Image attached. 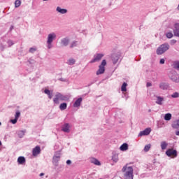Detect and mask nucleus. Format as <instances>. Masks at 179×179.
<instances>
[{"label":"nucleus","mask_w":179,"mask_h":179,"mask_svg":"<svg viewBox=\"0 0 179 179\" xmlns=\"http://www.w3.org/2000/svg\"><path fill=\"white\" fill-rule=\"evenodd\" d=\"M1 145H2V142L0 141V146H1Z\"/></svg>","instance_id":"nucleus-48"},{"label":"nucleus","mask_w":179,"mask_h":179,"mask_svg":"<svg viewBox=\"0 0 179 179\" xmlns=\"http://www.w3.org/2000/svg\"><path fill=\"white\" fill-rule=\"evenodd\" d=\"M118 59H120V57L117 55H113L112 57V61L114 64H117L118 62Z\"/></svg>","instance_id":"nucleus-26"},{"label":"nucleus","mask_w":179,"mask_h":179,"mask_svg":"<svg viewBox=\"0 0 179 179\" xmlns=\"http://www.w3.org/2000/svg\"><path fill=\"white\" fill-rule=\"evenodd\" d=\"M19 118H20V111L17 110L15 114V119H11L10 120V122L15 125V124L17 122V120H19Z\"/></svg>","instance_id":"nucleus-10"},{"label":"nucleus","mask_w":179,"mask_h":179,"mask_svg":"<svg viewBox=\"0 0 179 179\" xmlns=\"http://www.w3.org/2000/svg\"><path fill=\"white\" fill-rule=\"evenodd\" d=\"M56 12L57 13H60V15H65V13H68V10H66L65 8H62L59 6H57L56 8Z\"/></svg>","instance_id":"nucleus-13"},{"label":"nucleus","mask_w":179,"mask_h":179,"mask_svg":"<svg viewBox=\"0 0 179 179\" xmlns=\"http://www.w3.org/2000/svg\"><path fill=\"white\" fill-rule=\"evenodd\" d=\"M40 152H41V149L39 146H36V148L33 149L32 155L33 156H37L38 155H40Z\"/></svg>","instance_id":"nucleus-17"},{"label":"nucleus","mask_w":179,"mask_h":179,"mask_svg":"<svg viewBox=\"0 0 179 179\" xmlns=\"http://www.w3.org/2000/svg\"><path fill=\"white\" fill-rule=\"evenodd\" d=\"M176 43H177V41H176V39H173L171 41V45H174V44H176Z\"/></svg>","instance_id":"nucleus-42"},{"label":"nucleus","mask_w":179,"mask_h":179,"mask_svg":"<svg viewBox=\"0 0 179 179\" xmlns=\"http://www.w3.org/2000/svg\"><path fill=\"white\" fill-rule=\"evenodd\" d=\"M76 61L75 59H69L67 62L68 65H75Z\"/></svg>","instance_id":"nucleus-31"},{"label":"nucleus","mask_w":179,"mask_h":179,"mask_svg":"<svg viewBox=\"0 0 179 179\" xmlns=\"http://www.w3.org/2000/svg\"><path fill=\"white\" fill-rule=\"evenodd\" d=\"M55 149H57V145L55 146Z\"/></svg>","instance_id":"nucleus-49"},{"label":"nucleus","mask_w":179,"mask_h":179,"mask_svg":"<svg viewBox=\"0 0 179 179\" xmlns=\"http://www.w3.org/2000/svg\"><path fill=\"white\" fill-rule=\"evenodd\" d=\"M104 57V54L96 53L94 55V58L90 61V64H94V62H99L101 60V58Z\"/></svg>","instance_id":"nucleus-7"},{"label":"nucleus","mask_w":179,"mask_h":179,"mask_svg":"<svg viewBox=\"0 0 179 179\" xmlns=\"http://www.w3.org/2000/svg\"><path fill=\"white\" fill-rule=\"evenodd\" d=\"M170 48V45L168 43H164L161 45L157 49V55H162V54H164L166 51H167Z\"/></svg>","instance_id":"nucleus-3"},{"label":"nucleus","mask_w":179,"mask_h":179,"mask_svg":"<svg viewBox=\"0 0 179 179\" xmlns=\"http://www.w3.org/2000/svg\"><path fill=\"white\" fill-rule=\"evenodd\" d=\"M24 134H26V131H20L18 132V136L20 138H23V136H24Z\"/></svg>","instance_id":"nucleus-34"},{"label":"nucleus","mask_w":179,"mask_h":179,"mask_svg":"<svg viewBox=\"0 0 179 179\" xmlns=\"http://www.w3.org/2000/svg\"><path fill=\"white\" fill-rule=\"evenodd\" d=\"M167 146H169V143L166 141H162L161 142V149L162 150H166L167 149Z\"/></svg>","instance_id":"nucleus-23"},{"label":"nucleus","mask_w":179,"mask_h":179,"mask_svg":"<svg viewBox=\"0 0 179 179\" xmlns=\"http://www.w3.org/2000/svg\"><path fill=\"white\" fill-rule=\"evenodd\" d=\"M69 39L68 38H64L61 40V44L62 45H64V47H66L68 44H69Z\"/></svg>","instance_id":"nucleus-18"},{"label":"nucleus","mask_w":179,"mask_h":179,"mask_svg":"<svg viewBox=\"0 0 179 179\" xmlns=\"http://www.w3.org/2000/svg\"><path fill=\"white\" fill-rule=\"evenodd\" d=\"M55 104H59V98L58 97V94H56L55 98L53 99Z\"/></svg>","instance_id":"nucleus-29"},{"label":"nucleus","mask_w":179,"mask_h":179,"mask_svg":"<svg viewBox=\"0 0 179 179\" xmlns=\"http://www.w3.org/2000/svg\"><path fill=\"white\" fill-rule=\"evenodd\" d=\"M13 28H14V27L13 25H11L10 27V31L13 30Z\"/></svg>","instance_id":"nucleus-46"},{"label":"nucleus","mask_w":179,"mask_h":179,"mask_svg":"<svg viewBox=\"0 0 179 179\" xmlns=\"http://www.w3.org/2000/svg\"><path fill=\"white\" fill-rule=\"evenodd\" d=\"M156 104H158V106H163V103H164V97L161 96H156Z\"/></svg>","instance_id":"nucleus-11"},{"label":"nucleus","mask_w":179,"mask_h":179,"mask_svg":"<svg viewBox=\"0 0 179 179\" xmlns=\"http://www.w3.org/2000/svg\"><path fill=\"white\" fill-rule=\"evenodd\" d=\"M173 34L176 37H179V23L174 24Z\"/></svg>","instance_id":"nucleus-15"},{"label":"nucleus","mask_w":179,"mask_h":179,"mask_svg":"<svg viewBox=\"0 0 179 179\" xmlns=\"http://www.w3.org/2000/svg\"><path fill=\"white\" fill-rule=\"evenodd\" d=\"M122 173H124V179H134V168L126 165L123 166L122 169Z\"/></svg>","instance_id":"nucleus-1"},{"label":"nucleus","mask_w":179,"mask_h":179,"mask_svg":"<svg viewBox=\"0 0 179 179\" xmlns=\"http://www.w3.org/2000/svg\"><path fill=\"white\" fill-rule=\"evenodd\" d=\"M173 33L172 32H168L166 34V37L167 38H173Z\"/></svg>","instance_id":"nucleus-37"},{"label":"nucleus","mask_w":179,"mask_h":179,"mask_svg":"<svg viewBox=\"0 0 179 179\" xmlns=\"http://www.w3.org/2000/svg\"><path fill=\"white\" fill-rule=\"evenodd\" d=\"M57 97L59 98V100H61L62 101H66V100H68V97L65 95H62L61 93H57Z\"/></svg>","instance_id":"nucleus-19"},{"label":"nucleus","mask_w":179,"mask_h":179,"mask_svg":"<svg viewBox=\"0 0 179 179\" xmlns=\"http://www.w3.org/2000/svg\"><path fill=\"white\" fill-rule=\"evenodd\" d=\"M43 1H48V0H43Z\"/></svg>","instance_id":"nucleus-50"},{"label":"nucleus","mask_w":179,"mask_h":179,"mask_svg":"<svg viewBox=\"0 0 179 179\" xmlns=\"http://www.w3.org/2000/svg\"><path fill=\"white\" fill-rule=\"evenodd\" d=\"M76 45H78V42L73 41L71 43L70 47L71 48H73V47H76Z\"/></svg>","instance_id":"nucleus-39"},{"label":"nucleus","mask_w":179,"mask_h":179,"mask_svg":"<svg viewBox=\"0 0 179 179\" xmlns=\"http://www.w3.org/2000/svg\"><path fill=\"white\" fill-rule=\"evenodd\" d=\"M164 62H166V60L164 59H161L159 61V64H161V65L164 64Z\"/></svg>","instance_id":"nucleus-41"},{"label":"nucleus","mask_w":179,"mask_h":179,"mask_svg":"<svg viewBox=\"0 0 179 179\" xmlns=\"http://www.w3.org/2000/svg\"><path fill=\"white\" fill-rule=\"evenodd\" d=\"M67 107H68V104H66V103H62L59 106V108L62 111H64V110H66Z\"/></svg>","instance_id":"nucleus-25"},{"label":"nucleus","mask_w":179,"mask_h":179,"mask_svg":"<svg viewBox=\"0 0 179 179\" xmlns=\"http://www.w3.org/2000/svg\"><path fill=\"white\" fill-rule=\"evenodd\" d=\"M151 145L148 144L144 147V152H149L150 150Z\"/></svg>","instance_id":"nucleus-35"},{"label":"nucleus","mask_w":179,"mask_h":179,"mask_svg":"<svg viewBox=\"0 0 179 179\" xmlns=\"http://www.w3.org/2000/svg\"><path fill=\"white\" fill-rule=\"evenodd\" d=\"M106 65H107V62L106 59L102 60L101 65L99 66V69L96 71V75H103L106 72Z\"/></svg>","instance_id":"nucleus-4"},{"label":"nucleus","mask_w":179,"mask_h":179,"mask_svg":"<svg viewBox=\"0 0 179 179\" xmlns=\"http://www.w3.org/2000/svg\"><path fill=\"white\" fill-rule=\"evenodd\" d=\"M57 40V34L55 32H51L48 34L46 38V47L48 50H51L52 48L53 45L52 43Z\"/></svg>","instance_id":"nucleus-2"},{"label":"nucleus","mask_w":179,"mask_h":179,"mask_svg":"<svg viewBox=\"0 0 179 179\" xmlns=\"http://www.w3.org/2000/svg\"><path fill=\"white\" fill-rule=\"evenodd\" d=\"M150 132H152V129L146 128L143 131H140L138 136V138H141L142 136H148V135L150 134Z\"/></svg>","instance_id":"nucleus-8"},{"label":"nucleus","mask_w":179,"mask_h":179,"mask_svg":"<svg viewBox=\"0 0 179 179\" xmlns=\"http://www.w3.org/2000/svg\"><path fill=\"white\" fill-rule=\"evenodd\" d=\"M18 164H26V158L24 157H19L17 158Z\"/></svg>","instance_id":"nucleus-20"},{"label":"nucleus","mask_w":179,"mask_h":179,"mask_svg":"<svg viewBox=\"0 0 179 179\" xmlns=\"http://www.w3.org/2000/svg\"><path fill=\"white\" fill-rule=\"evenodd\" d=\"M127 86H128V84L127 83H123L122 87H121V90L122 93L127 92Z\"/></svg>","instance_id":"nucleus-27"},{"label":"nucleus","mask_w":179,"mask_h":179,"mask_svg":"<svg viewBox=\"0 0 179 179\" xmlns=\"http://www.w3.org/2000/svg\"><path fill=\"white\" fill-rule=\"evenodd\" d=\"M120 149L122 152H127L128 150V143H124L120 147Z\"/></svg>","instance_id":"nucleus-21"},{"label":"nucleus","mask_w":179,"mask_h":179,"mask_svg":"<svg viewBox=\"0 0 179 179\" xmlns=\"http://www.w3.org/2000/svg\"><path fill=\"white\" fill-rule=\"evenodd\" d=\"M112 160L115 163H117L118 162V154H113L112 156Z\"/></svg>","instance_id":"nucleus-28"},{"label":"nucleus","mask_w":179,"mask_h":179,"mask_svg":"<svg viewBox=\"0 0 179 179\" xmlns=\"http://www.w3.org/2000/svg\"><path fill=\"white\" fill-rule=\"evenodd\" d=\"M71 163H72V162L71 160H69V159H68L66 161V164H68V165L71 164Z\"/></svg>","instance_id":"nucleus-44"},{"label":"nucleus","mask_w":179,"mask_h":179,"mask_svg":"<svg viewBox=\"0 0 179 179\" xmlns=\"http://www.w3.org/2000/svg\"><path fill=\"white\" fill-rule=\"evenodd\" d=\"M62 131L69 134V132H71V124H69V123H64L62 127Z\"/></svg>","instance_id":"nucleus-9"},{"label":"nucleus","mask_w":179,"mask_h":179,"mask_svg":"<svg viewBox=\"0 0 179 179\" xmlns=\"http://www.w3.org/2000/svg\"><path fill=\"white\" fill-rule=\"evenodd\" d=\"M0 125H1V123L0 122Z\"/></svg>","instance_id":"nucleus-52"},{"label":"nucleus","mask_w":179,"mask_h":179,"mask_svg":"<svg viewBox=\"0 0 179 179\" xmlns=\"http://www.w3.org/2000/svg\"><path fill=\"white\" fill-rule=\"evenodd\" d=\"M61 160V152H56L52 158L54 166H58V162Z\"/></svg>","instance_id":"nucleus-6"},{"label":"nucleus","mask_w":179,"mask_h":179,"mask_svg":"<svg viewBox=\"0 0 179 179\" xmlns=\"http://www.w3.org/2000/svg\"><path fill=\"white\" fill-rule=\"evenodd\" d=\"M173 68H175V69H177L178 71H179V62H175L173 63Z\"/></svg>","instance_id":"nucleus-33"},{"label":"nucleus","mask_w":179,"mask_h":179,"mask_svg":"<svg viewBox=\"0 0 179 179\" xmlns=\"http://www.w3.org/2000/svg\"><path fill=\"white\" fill-rule=\"evenodd\" d=\"M22 5V1L20 0H16L15 1V8H19Z\"/></svg>","instance_id":"nucleus-32"},{"label":"nucleus","mask_w":179,"mask_h":179,"mask_svg":"<svg viewBox=\"0 0 179 179\" xmlns=\"http://www.w3.org/2000/svg\"><path fill=\"white\" fill-rule=\"evenodd\" d=\"M159 89H162V90H169L170 89V85L167 83H160Z\"/></svg>","instance_id":"nucleus-12"},{"label":"nucleus","mask_w":179,"mask_h":179,"mask_svg":"<svg viewBox=\"0 0 179 179\" xmlns=\"http://www.w3.org/2000/svg\"><path fill=\"white\" fill-rule=\"evenodd\" d=\"M90 163L95 164V166H100L101 164L96 158H90Z\"/></svg>","instance_id":"nucleus-22"},{"label":"nucleus","mask_w":179,"mask_h":179,"mask_svg":"<svg viewBox=\"0 0 179 179\" xmlns=\"http://www.w3.org/2000/svg\"><path fill=\"white\" fill-rule=\"evenodd\" d=\"M169 78L170 79H171V80H173V82H175L176 83H179V76L178 75H173V73H170L169 74Z\"/></svg>","instance_id":"nucleus-14"},{"label":"nucleus","mask_w":179,"mask_h":179,"mask_svg":"<svg viewBox=\"0 0 179 179\" xmlns=\"http://www.w3.org/2000/svg\"><path fill=\"white\" fill-rule=\"evenodd\" d=\"M165 121H170L171 120V113H166L164 115Z\"/></svg>","instance_id":"nucleus-30"},{"label":"nucleus","mask_w":179,"mask_h":179,"mask_svg":"<svg viewBox=\"0 0 179 179\" xmlns=\"http://www.w3.org/2000/svg\"><path fill=\"white\" fill-rule=\"evenodd\" d=\"M165 153L168 157H171V159H176L178 156L177 150L173 148L168 149Z\"/></svg>","instance_id":"nucleus-5"},{"label":"nucleus","mask_w":179,"mask_h":179,"mask_svg":"<svg viewBox=\"0 0 179 179\" xmlns=\"http://www.w3.org/2000/svg\"><path fill=\"white\" fill-rule=\"evenodd\" d=\"M37 50V48H31L30 49H29V52H36Z\"/></svg>","instance_id":"nucleus-40"},{"label":"nucleus","mask_w":179,"mask_h":179,"mask_svg":"<svg viewBox=\"0 0 179 179\" xmlns=\"http://www.w3.org/2000/svg\"><path fill=\"white\" fill-rule=\"evenodd\" d=\"M44 93H45V94H47L48 96L49 99H52V92H51V91H50V90L45 89L44 90Z\"/></svg>","instance_id":"nucleus-24"},{"label":"nucleus","mask_w":179,"mask_h":179,"mask_svg":"<svg viewBox=\"0 0 179 179\" xmlns=\"http://www.w3.org/2000/svg\"><path fill=\"white\" fill-rule=\"evenodd\" d=\"M150 86H152V83H147V87H150Z\"/></svg>","instance_id":"nucleus-45"},{"label":"nucleus","mask_w":179,"mask_h":179,"mask_svg":"<svg viewBox=\"0 0 179 179\" xmlns=\"http://www.w3.org/2000/svg\"><path fill=\"white\" fill-rule=\"evenodd\" d=\"M7 44L8 45V47H12V45H13V44H15V42H13V41H12V40H8L7 41Z\"/></svg>","instance_id":"nucleus-38"},{"label":"nucleus","mask_w":179,"mask_h":179,"mask_svg":"<svg viewBox=\"0 0 179 179\" xmlns=\"http://www.w3.org/2000/svg\"><path fill=\"white\" fill-rule=\"evenodd\" d=\"M124 99H126V100H128V95L125 92H123V96Z\"/></svg>","instance_id":"nucleus-43"},{"label":"nucleus","mask_w":179,"mask_h":179,"mask_svg":"<svg viewBox=\"0 0 179 179\" xmlns=\"http://www.w3.org/2000/svg\"><path fill=\"white\" fill-rule=\"evenodd\" d=\"M172 99H178L179 97V93L178 92H174L171 94Z\"/></svg>","instance_id":"nucleus-36"},{"label":"nucleus","mask_w":179,"mask_h":179,"mask_svg":"<svg viewBox=\"0 0 179 179\" xmlns=\"http://www.w3.org/2000/svg\"><path fill=\"white\" fill-rule=\"evenodd\" d=\"M40 177H43V176H44V173H40Z\"/></svg>","instance_id":"nucleus-47"},{"label":"nucleus","mask_w":179,"mask_h":179,"mask_svg":"<svg viewBox=\"0 0 179 179\" xmlns=\"http://www.w3.org/2000/svg\"><path fill=\"white\" fill-rule=\"evenodd\" d=\"M82 101H83V99L81 97L77 99L74 103H73V107L75 108H79V106H80V104H82Z\"/></svg>","instance_id":"nucleus-16"},{"label":"nucleus","mask_w":179,"mask_h":179,"mask_svg":"<svg viewBox=\"0 0 179 179\" xmlns=\"http://www.w3.org/2000/svg\"><path fill=\"white\" fill-rule=\"evenodd\" d=\"M150 111H151V110H149V113H150Z\"/></svg>","instance_id":"nucleus-51"}]
</instances>
